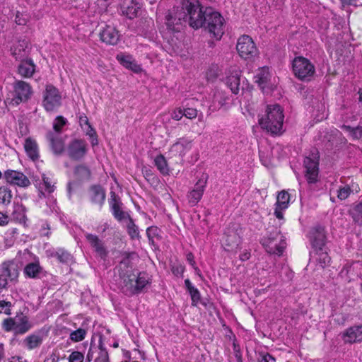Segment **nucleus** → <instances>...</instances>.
<instances>
[{
    "label": "nucleus",
    "mask_w": 362,
    "mask_h": 362,
    "mask_svg": "<svg viewBox=\"0 0 362 362\" xmlns=\"http://www.w3.org/2000/svg\"><path fill=\"white\" fill-rule=\"evenodd\" d=\"M223 21L218 12L210 8L203 11L198 0H182L180 8L177 7L166 16V25L173 31H178V25L187 22L194 29H207L218 40L223 34Z\"/></svg>",
    "instance_id": "obj_1"
},
{
    "label": "nucleus",
    "mask_w": 362,
    "mask_h": 362,
    "mask_svg": "<svg viewBox=\"0 0 362 362\" xmlns=\"http://www.w3.org/2000/svg\"><path fill=\"white\" fill-rule=\"evenodd\" d=\"M131 254L124 253L119 265V275L122 279L123 291L127 295L139 293L149 283V278L145 273L134 274L130 261Z\"/></svg>",
    "instance_id": "obj_2"
},
{
    "label": "nucleus",
    "mask_w": 362,
    "mask_h": 362,
    "mask_svg": "<svg viewBox=\"0 0 362 362\" xmlns=\"http://www.w3.org/2000/svg\"><path fill=\"white\" fill-rule=\"evenodd\" d=\"M284 115L280 105L277 104L268 105L266 114L259 119V124L262 128L270 132L273 134L281 132Z\"/></svg>",
    "instance_id": "obj_3"
},
{
    "label": "nucleus",
    "mask_w": 362,
    "mask_h": 362,
    "mask_svg": "<svg viewBox=\"0 0 362 362\" xmlns=\"http://www.w3.org/2000/svg\"><path fill=\"white\" fill-rule=\"evenodd\" d=\"M292 71L294 76L300 81H309L315 74V68L307 58L299 56L292 61Z\"/></svg>",
    "instance_id": "obj_4"
},
{
    "label": "nucleus",
    "mask_w": 362,
    "mask_h": 362,
    "mask_svg": "<svg viewBox=\"0 0 362 362\" xmlns=\"http://www.w3.org/2000/svg\"><path fill=\"white\" fill-rule=\"evenodd\" d=\"M261 243L268 253L279 256L282 255L286 247L285 238L277 229L264 237Z\"/></svg>",
    "instance_id": "obj_5"
},
{
    "label": "nucleus",
    "mask_w": 362,
    "mask_h": 362,
    "mask_svg": "<svg viewBox=\"0 0 362 362\" xmlns=\"http://www.w3.org/2000/svg\"><path fill=\"white\" fill-rule=\"evenodd\" d=\"M3 327L7 331H13L16 334H23L27 332L31 327L27 316L22 313L15 317L5 319L3 321Z\"/></svg>",
    "instance_id": "obj_6"
},
{
    "label": "nucleus",
    "mask_w": 362,
    "mask_h": 362,
    "mask_svg": "<svg viewBox=\"0 0 362 362\" xmlns=\"http://www.w3.org/2000/svg\"><path fill=\"white\" fill-rule=\"evenodd\" d=\"M62 103V95L59 90L52 84L46 86L43 93L42 104L48 112L53 111L59 107Z\"/></svg>",
    "instance_id": "obj_7"
},
{
    "label": "nucleus",
    "mask_w": 362,
    "mask_h": 362,
    "mask_svg": "<svg viewBox=\"0 0 362 362\" xmlns=\"http://www.w3.org/2000/svg\"><path fill=\"white\" fill-rule=\"evenodd\" d=\"M13 88L14 100L17 104L28 101L33 93L30 83L23 80H16L13 83Z\"/></svg>",
    "instance_id": "obj_8"
},
{
    "label": "nucleus",
    "mask_w": 362,
    "mask_h": 362,
    "mask_svg": "<svg viewBox=\"0 0 362 362\" xmlns=\"http://www.w3.org/2000/svg\"><path fill=\"white\" fill-rule=\"evenodd\" d=\"M236 48L240 56L244 59H250L255 57L257 51L252 39L245 35L239 37Z\"/></svg>",
    "instance_id": "obj_9"
},
{
    "label": "nucleus",
    "mask_w": 362,
    "mask_h": 362,
    "mask_svg": "<svg viewBox=\"0 0 362 362\" xmlns=\"http://www.w3.org/2000/svg\"><path fill=\"white\" fill-rule=\"evenodd\" d=\"M88 151V144L83 139H74L71 141L67 148V156L74 160H80L84 158Z\"/></svg>",
    "instance_id": "obj_10"
},
{
    "label": "nucleus",
    "mask_w": 362,
    "mask_h": 362,
    "mask_svg": "<svg viewBox=\"0 0 362 362\" xmlns=\"http://www.w3.org/2000/svg\"><path fill=\"white\" fill-rule=\"evenodd\" d=\"M18 272L13 262H4L0 267V290L7 287L8 281L16 279Z\"/></svg>",
    "instance_id": "obj_11"
},
{
    "label": "nucleus",
    "mask_w": 362,
    "mask_h": 362,
    "mask_svg": "<svg viewBox=\"0 0 362 362\" xmlns=\"http://www.w3.org/2000/svg\"><path fill=\"white\" fill-rule=\"evenodd\" d=\"M207 182V176L202 175L194 185L192 190L188 194L187 198L192 206L196 205L202 199Z\"/></svg>",
    "instance_id": "obj_12"
},
{
    "label": "nucleus",
    "mask_w": 362,
    "mask_h": 362,
    "mask_svg": "<svg viewBox=\"0 0 362 362\" xmlns=\"http://www.w3.org/2000/svg\"><path fill=\"white\" fill-rule=\"evenodd\" d=\"M4 178L11 185L25 187L30 185L29 179L21 172L7 170L4 173Z\"/></svg>",
    "instance_id": "obj_13"
},
{
    "label": "nucleus",
    "mask_w": 362,
    "mask_h": 362,
    "mask_svg": "<svg viewBox=\"0 0 362 362\" xmlns=\"http://www.w3.org/2000/svg\"><path fill=\"white\" fill-rule=\"evenodd\" d=\"M325 228L322 226H315L310 232V240L315 250H322L325 247Z\"/></svg>",
    "instance_id": "obj_14"
},
{
    "label": "nucleus",
    "mask_w": 362,
    "mask_h": 362,
    "mask_svg": "<svg viewBox=\"0 0 362 362\" xmlns=\"http://www.w3.org/2000/svg\"><path fill=\"white\" fill-rule=\"evenodd\" d=\"M305 177L309 183H315L318 177V161L316 158L306 157L304 159Z\"/></svg>",
    "instance_id": "obj_15"
},
{
    "label": "nucleus",
    "mask_w": 362,
    "mask_h": 362,
    "mask_svg": "<svg viewBox=\"0 0 362 362\" xmlns=\"http://www.w3.org/2000/svg\"><path fill=\"white\" fill-rule=\"evenodd\" d=\"M86 240L94 249V251L102 259H105L107 256L108 251L104 245L103 241L96 235L86 233L85 235Z\"/></svg>",
    "instance_id": "obj_16"
},
{
    "label": "nucleus",
    "mask_w": 362,
    "mask_h": 362,
    "mask_svg": "<svg viewBox=\"0 0 362 362\" xmlns=\"http://www.w3.org/2000/svg\"><path fill=\"white\" fill-rule=\"evenodd\" d=\"M226 78V84L233 94H238L240 90V71L238 69L230 68Z\"/></svg>",
    "instance_id": "obj_17"
},
{
    "label": "nucleus",
    "mask_w": 362,
    "mask_h": 362,
    "mask_svg": "<svg viewBox=\"0 0 362 362\" xmlns=\"http://www.w3.org/2000/svg\"><path fill=\"white\" fill-rule=\"evenodd\" d=\"M88 197L93 204L102 207L106 197L105 190L99 185H91L88 189Z\"/></svg>",
    "instance_id": "obj_18"
},
{
    "label": "nucleus",
    "mask_w": 362,
    "mask_h": 362,
    "mask_svg": "<svg viewBox=\"0 0 362 362\" xmlns=\"http://www.w3.org/2000/svg\"><path fill=\"white\" fill-rule=\"evenodd\" d=\"M346 343H358L362 341V325H355L346 329L343 334Z\"/></svg>",
    "instance_id": "obj_19"
},
{
    "label": "nucleus",
    "mask_w": 362,
    "mask_h": 362,
    "mask_svg": "<svg viewBox=\"0 0 362 362\" xmlns=\"http://www.w3.org/2000/svg\"><path fill=\"white\" fill-rule=\"evenodd\" d=\"M36 66L30 58L19 62L17 73L23 78H30L35 72Z\"/></svg>",
    "instance_id": "obj_20"
},
{
    "label": "nucleus",
    "mask_w": 362,
    "mask_h": 362,
    "mask_svg": "<svg viewBox=\"0 0 362 362\" xmlns=\"http://www.w3.org/2000/svg\"><path fill=\"white\" fill-rule=\"evenodd\" d=\"M109 204L112 215L117 220L120 221L124 218L125 213L121 208L122 204L120 201V198L115 194V192H110Z\"/></svg>",
    "instance_id": "obj_21"
},
{
    "label": "nucleus",
    "mask_w": 362,
    "mask_h": 362,
    "mask_svg": "<svg viewBox=\"0 0 362 362\" xmlns=\"http://www.w3.org/2000/svg\"><path fill=\"white\" fill-rule=\"evenodd\" d=\"M103 42L108 45H116L119 40V32L111 25H106L100 33Z\"/></svg>",
    "instance_id": "obj_22"
},
{
    "label": "nucleus",
    "mask_w": 362,
    "mask_h": 362,
    "mask_svg": "<svg viewBox=\"0 0 362 362\" xmlns=\"http://www.w3.org/2000/svg\"><path fill=\"white\" fill-rule=\"evenodd\" d=\"M192 141L187 137L179 138L172 146L171 149L176 151L180 156L183 157L192 148Z\"/></svg>",
    "instance_id": "obj_23"
},
{
    "label": "nucleus",
    "mask_w": 362,
    "mask_h": 362,
    "mask_svg": "<svg viewBox=\"0 0 362 362\" xmlns=\"http://www.w3.org/2000/svg\"><path fill=\"white\" fill-rule=\"evenodd\" d=\"M116 59L123 66L135 73H139L141 71V66L137 64L132 55L119 54L117 55Z\"/></svg>",
    "instance_id": "obj_24"
},
{
    "label": "nucleus",
    "mask_w": 362,
    "mask_h": 362,
    "mask_svg": "<svg viewBox=\"0 0 362 362\" xmlns=\"http://www.w3.org/2000/svg\"><path fill=\"white\" fill-rule=\"evenodd\" d=\"M255 78V82L263 91H265V89H270L272 88L270 82L271 75L268 68L264 67L261 69Z\"/></svg>",
    "instance_id": "obj_25"
},
{
    "label": "nucleus",
    "mask_w": 362,
    "mask_h": 362,
    "mask_svg": "<svg viewBox=\"0 0 362 362\" xmlns=\"http://www.w3.org/2000/svg\"><path fill=\"white\" fill-rule=\"evenodd\" d=\"M43 341V335L40 333H34L27 336L23 340L24 346L28 350L37 349L41 346Z\"/></svg>",
    "instance_id": "obj_26"
},
{
    "label": "nucleus",
    "mask_w": 362,
    "mask_h": 362,
    "mask_svg": "<svg viewBox=\"0 0 362 362\" xmlns=\"http://www.w3.org/2000/svg\"><path fill=\"white\" fill-rule=\"evenodd\" d=\"M47 138L50 143L53 152L56 155H60L64 152V145L62 139L55 136V134L52 132L47 134Z\"/></svg>",
    "instance_id": "obj_27"
},
{
    "label": "nucleus",
    "mask_w": 362,
    "mask_h": 362,
    "mask_svg": "<svg viewBox=\"0 0 362 362\" xmlns=\"http://www.w3.org/2000/svg\"><path fill=\"white\" fill-rule=\"evenodd\" d=\"M141 6L136 0H132L129 4L122 8V13L129 19L138 16Z\"/></svg>",
    "instance_id": "obj_28"
},
{
    "label": "nucleus",
    "mask_w": 362,
    "mask_h": 362,
    "mask_svg": "<svg viewBox=\"0 0 362 362\" xmlns=\"http://www.w3.org/2000/svg\"><path fill=\"white\" fill-rule=\"evenodd\" d=\"M25 150L28 154V156L33 160H35L39 158L37 145L36 142L30 139H26L24 144Z\"/></svg>",
    "instance_id": "obj_29"
},
{
    "label": "nucleus",
    "mask_w": 362,
    "mask_h": 362,
    "mask_svg": "<svg viewBox=\"0 0 362 362\" xmlns=\"http://www.w3.org/2000/svg\"><path fill=\"white\" fill-rule=\"evenodd\" d=\"M185 285L191 296L192 305L193 306H197L201 298L200 292L196 287L193 286L192 282L188 279L185 280Z\"/></svg>",
    "instance_id": "obj_30"
},
{
    "label": "nucleus",
    "mask_w": 362,
    "mask_h": 362,
    "mask_svg": "<svg viewBox=\"0 0 362 362\" xmlns=\"http://www.w3.org/2000/svg\"><path fill=\"white\" fill-rule=\"evenodd\" d=\"M78 122L83 132L90 137L95 135V131L90 125L87 116L84 114L79 116Z\"/></svg>",
    "instance_id": "obj_31"
},
{
    "label": "nucleus",
    "mask_w": 362,
    "mask_h": 362,
    "mask_svg": "<svg viewBox=\"0 0 362 362\" xmlns=\"http://www.w3.org/2000/svg\"><path fill=\"white\" fill-rule=\"evenodd\" d=\"M12 55L15 57L17 61H22L28 59V51L24 48V45L19 43L16 46L11 48Z\"/></svg>",
    "instance_id": "obj_32"
},
{
    "label": "nucleus",
    "mask_w": 362,
    "mask_h": 362,
    "mask_svg": "<svg viewBox=\"0 0 362 362\" xmlns=\"http://www.w3.org/2000/svg\"><path fill=\"white\" fill-rule=\"evenodd\" d=\"M341 129L348 133V135L353 139H362V127H351L349 125L343 124Z\"/></svg>",
    "instance_id": "obj_33"
},
{
    "label": "nucleus",
    "mask_w": 362,
    "mask_h": 362,
    "mask_svg": "<svg viewBox=\"0 0 362 362\" xmlns=\"http://www.w3.org/2000/svg\"><path fill=\"white\" fill-rule=\"evenodd\" d=\"M41 269L42 268L38 263L32 262L25 266L24 272L30 278H37Z\"/></svg>",
    "instance_id": "obj_34"
},
{
    "label": "nucleus",
    "mask_w": 362,
    "mask_h": 362,
    "mask_svg": "<svg viewBox=\"0 0 362 362\" xmlns=\"http://www.w3.org/2000/svg\"><path fill=\"white\" fill-rule=\"evenodd\" d=\"M74 174L80 180H89L91 176V172L88 167L83 164L78 165L74 168Z\"/></svg>",
    "instance_id": "obj_35"
},
{
    "label": "nucleus",
    "mask_w": 362,
    "mask_h": 362,
    "mask_svg": "<svg viewBox=\"0 0 362 362\" xmlns=\"http://www.w3.org/2000/svg\"><path fill=\"white\" fill-rule=\"evenodd\" d=\"M355 223L362 224V202L356 203L349 211Z\"/></svg>",
    "instance_id": "obj_36"
},
{
    "label": "nucleus",
    "mask_w": 362,
    "mask_h": 362,
    "mask_svg": "<svg viewBox=\"0 0 362 362\" xmlns=\"http://www.w3.org/2000/svg\"><path fill=\"white\" fill-rule=\"evenodd\" d=\"M154 164L163 175H168L169 173L167 161L163 155L160 154L155 158Z\"/></svg>",
    "instance_id": "obj_37"
},
{
    "label": "nucleus",
    "mask_w": 362,
    "mask_h": 362,
    "mask_svg": "<svg viewBox=\"0 0 362 362\" xmlns=\"http://www.w3.org/2000/svg\"><path fill=\"white\" fill-rule=\"evenodd\" d=\"M316 253V255L318 256L317 258V261L318 262L319 264L322 268H325L326 266H327L330 262V257L328 255L325 247L322 250H314Z\"/></svg>",
    "instance_id": "obj_38"
},
{
    "label": "nucleus",
    "mask_w": 362,
    "mask_h": 362,
    "mask_svg": "<svg viewBox=\"0 0 362 362\" xmlns=\"http://www.w3.org/2000/svg\"><path fill=\"white\" fill-rule=\"evenodd\" d=\"M228 100V96L226 95L225 92L220 90H216L214 94V105H218V107H221L223 106L227 100Z\"/></svg>",
    "instance_id": "obj_39"
},
{
    "label": "nucleus",
    "mask_w": 362,
    "mask_h": 362,
    "mask_svg": "<svg viewBox=\"0 0 362 362\" xmlns=\"http://www.w3.org/2000/svg\"><path fill=\"white\" fill-rule=\"evenodd\" d=\"M12 192L10 189L5 186L0 187V204L8 205L12 199Z\"/></svg>",
    "instance_id": "obj_40"
},
{
    "label": "nucleus",
    "mask_w": 362,
    "mask_h": 362,
    "mask_svg": "<svg viewBox=\"0 0 362 362\" xmlns=\"http://www.w3.org/2000/svg\"><path fill=\"white\" fill-rule=\"evenodd\" d=\"M98 356L95 358L94 362H109L108 353L104 347V344L101 340L99 341Z\"/></svg>",
    "instance_id": "obj_41"
},
{
    "label": "nucleus",
    "mask_w": 362,
    "mask_h": 362,
    "mask_svg": "<svg viewBox=\"0 0 362 362\" xmlns=\"http://www.w3.org/2000/svg\"><path fill=\"white\" fill-rule=\"evenodd\" d=\"M127 229L129 235L132 239H136L139 238V231L137 226L135 225L133 219L129 216V221L127 224Z\"/></svg>",
    "instance_id": "obj_42"
},
{
    "label": "nucleus",
    "mask_w": 362,
    "mask_h": 362,
    "mask_svg": "<svg viewBox=\"0 0 362 362\" xmlns=\"http://www.w3.org/2000/svg\"><path fill=\"white\" fill-rule=\"evenodd\" d=\"M87 334V330L83 328H78L70 333L69 339L74 342H79L83 340Z\"/></svg>",
    "instance_id": "obj_43"
},
{
    "label": "nucleus",
    "mask_w": 362,
    "mask_h": 362,
    "mask_svg": "<svg viewBox=\"0 0 362 362\" xmlns=\"http://www.w3.org/2000/svg\"><path fill=\"white\" fill-rule=\"evenodd\" d=\"M290 200L289 194L285 191H281L277 196L276 205L281 206V209H286Z\"/></svg>",
    "instance_id": "obj_44"
},
{
    "label": "nucleus",
    "mask_w": 362,
    "mask_h": 362,
    "mask_svg": "<svg viewBox=\"0 0 362 362\" xmlns=\"http://www.w3.org/2000/svg\"><path fill=\"white\" fill-rule=\"evenodd\" d=\"M67 124V119L63 116H57L53 122V129L56 133H61L63 127Z\"/></svg>",
    "instance_id": "obj_45"
},
{
    "label": "nucleus",
    "mask_w": 362,
    "mask_h": 362,
    "mask_svg": "<svg viewBox=\"0 0 362 362\" xmlns=\"http://www.w3.org/2000/svg\"><path fill=\"white\" fill-rule=\"evenodd\" d=\"M55 256L61 262L63 263H69L72 259L71 254L63 249H59L56 252Z\"/></svg>",
    "instance_id": "obj_46"
},
{
    "label": "nucleus",
    "mask_w": 362,
    "mask_h": 362,
    "mask_svg": "<svg viewBox=\"0 0 362 362\" xmlns=\"http://www.w3.org/2000/svg\"><path fill=\"white\" fill-rule=\"evenodd\" d=\"M352 190L348 185L340 187L337 190V197L340 200H344L349 197Z\"/></svg>",
    "instance_id": "obj_47"
},
{
    "label": "nucleus",
    "mask_w": 362,
    "mask_h": 362,
    "mask_svg": "<svg viewBox=\"0 0 362 362\" xmlns=\"http://www.w3.org/2000/svg\"><path fill=\"white\" fill-rule=\"evenodd\" d=\"M43 187L46 192L50 194L54 190V182L52 179L45 175L42 176Z\"/></svg>",
    "instance_id": "obj_48"
},
{
    "label": "nucleus",
    "mask_w": 362,
    "mask_h": 362,
    "mask_svg": "<svg viewBox=\"0 0 362 362\" xmlns=\"http://www.w3.org/2000/svg\"><path fill=\"white\" fill-rule=\"evenodd\" d=\"M13 305L11 302L6 301L4 300H0V313L5 314L6 315H11V308Z\"/></svg>",
    "instance_id": "obj_49"
},
{
    "label": "nucleus",
    "mask_w": 362,
    "mask_h": 362,
    "mask_svg": "<svg viewBox=\"0 0 362 362\" xmlns=\"http://www.w3.org/2000/svg\"><path fill=\"white\" fill-rule=\"evenodd\" d=\"M160 230L156 226L148 227L146 230V235L149 241L153 242L155 238L160 235Z\"/></svg>",
    "instance_id": "obj_50"
},
{
    "label": "nucleus",
    "mask_w": 362,
    "mask_h": 362,
    "mask_svg": "<svg viewBox=\"0 0 362 362\" xmlns=\"http://www.w3.org/2000/svg\"><path fill=\"white\" fill-rule=\"evenodd\" d=\"M29 20V16L26 13H21L19 11L16 12L15 17V22L17 25H25L28 23Z\"/></svg>",
    "instance_id": "obj_51"
},
{
    "label": "nucleus",
    "mask_w": 362,
    "mask_h": 362,
    "mask_svg": "<svg viewBox=\"0 0 362 362\" xmlns=\"http://www.w3.org/2000/svg\"><path fill=\"white\" fill-rule=\"evenodd\" d=\"M68 360L69 362H83L84 355L80 351H74L69 355Z\"/></svg>",
    "instance_id": "obj_52"
},
{
    "label": "nucleus",
    "mask_w": 362,
    "mask_h": 362,
    "mask_svg": "<svg viewBox=\"0 0 362 362\" xmlns=\"http://www.w3.org/2000/svg\"><path fill=\"white\" fill-rule=\"evenodd\" d=\"M98 351V346H96L95 344L91 341L86 358V362H90L94 358L95 354Z\"/></svg>",
    "instance_id": "obj_53"
},
{
    "label": "nucleus",
    "mask_w": 362,
    "mask_h": 362,
    "mask_svg": "<svg viewBox=\"0 0 362 362\" xmlns=\"http://www.w3.org/2000/svg\"><path fill=\"white\" fill-rule=\"evenodd\" d=\"M183 115L185 117L192 119L197 116V110L192 107H185L182 109Z\"/></svg>",
    "instance_id": "obj_54"
},
{
    "label": "nucleus",
    "mask_w": 362,
    "mask_h": 362,
    "mask_svg": "<svg viewBox=\"0 0 362 362\" xmlns=\"http://www.w3.org/2000/svg\"><path fill=\"white\" fill-rule=\"evenodd\" d=\"M258 362H276V359L269 353L260 352L258 356Z\"/></svg>",
    "instance_id": "obj_55"
},
{
    "label": "nucleus",
    "mask_w": 362,
    "mask_h": 362,
    "mask_svg": "<svg viewBox=\"0 0 362 362\" xmlns=\"http://www.w3.org/2000/svg\"><path fill=\"white\" fill-rule=\"evenodd\" d=\"M13 214L17 219L23 221L25 218V209L22 206H17L14 210Z\"/></svg>",
    "instance_id": "obj_56"
},
{
    "label": "nucleus",
    "mask_w": 362,
    "mask_h": 362,
    "mask_svg": "<svg viewBox=\"0 0 362 362\" xmlns=\"http://www.w3.org/2000/svg\"><path fill=\"white\" fill-rule=\"evenodd\" d=\"M339 133V131L336 129H331L329 132H326L325 134L324 135V139L322 141H327V142H332L334 140V135Z\"/></svg>",
    "instance_id": "obj_57"
},
{
    "label": "nucleus",
    "mask_w": 362,
    "mask_h": 362,
    "mask_svg": "<svg viewBox=\"0 0 362 362\" xmlns=\"http://www.w3.org/2000/svg\"><path fill=\"white\" fill-rule=\"evenodd\" d=\"M183 116V110L182 108L175 109L170 114L171 118L176 121L180 120Z\"/></svg>",
    "instance_id": "obj_58"
},
{
    "label": "nucleus",
    "mask_w": 362,
    "mask_h": 362,
    "mask_svg": "<svg viewBox=\"0 0 362 362\" xmlns=\"http://www.w3.org/2000/svg\"><path fill=\"white\" fill-rule=\"evenodd\" d=\"M285 209H281V206H277L276 205V209H275V211H274V214L276 216V217L279 219H282L284 218V215H283V210H284Z\"/></svg>",
    "instance_id": "obj_59"
},
{
    "label": "nucleus",
    "mask_w": 362,
    "mask_h": 362,
    "mask_svg": "<svg viewBox=\"0 0 362 362\" xmlns=\"http://www.w3.org/2000/svg\"><path fill=\"white\" fill-rule=\"evenodd\" d=\"M217 76H218L217 73H216V71L212 69H210L206 73V78H207V80H209V81H210V80L213 81L214 79H215L217 77Z\"/></svg>",
    "instance_id": "obj_60"
},
{
    "label": "nucleus",
    "mask_w": 362,
    "mask_h": 362,
    "mask_svg": "<svg viewBox=\"0 0 362 362\" xmlns=\"http://www.w3.org/2000/svg\"><path fill=\"white\" fill-rule=\"evenodd\" d=\"M250 257V253L247 250H244L240 255V259L242 261H246L249 259Z\"/></svg>",
    "instance_id": "obj_61"
},
{
    "label": "nucleus",
    "mask_w": 362,
    "mask_h": 362,
    "mask_svg": "<svg viewBox=\"0 0 362 362\" xmlns=\"http://www.w3.org/2000/svg\"><path fill=\"white\" fill-rule=\"evenodd\" d=\"M8 223V216L0 212V226H4Z\"/></svg>",
    "instance_id": "obj_62"
},
{
    "label": "nucleus",
    "mask_w": 362,
    "mask_h": 362,
    "mask_svg": "<svg viewBox=\"0 0 362 362\" xmlns=\"http://www.w3.org/2000/svg\"><path fill=\"white\" fill-rule=\"evenodd\" d=\"M43 362H58V358L55 354H52L49 357L46 358Z\"/></svg>",
    "instance_id": "obj_63"
},
{
    "label": "nucleus",
    "mask_w": 362,
    "mask_h": 362,
    "mask_svg": "<svg viewBox=\"0 0 362 362\" xmlns=\"http://www.w3.org/2000/svg\"><path fill=\"white\" fill-rule=\"evenodd\" d=\"M187 259L192 266H194L195 264V262L194 260V255L192 253L189 252L187 255Z\"/></svg>",
    "instance_id": "obj_64"
}]
</instances>
